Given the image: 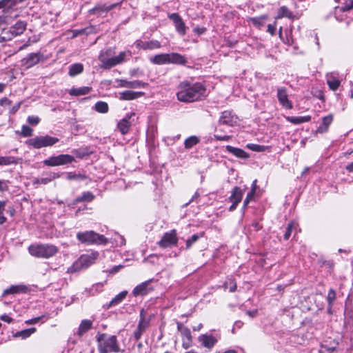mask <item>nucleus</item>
I'll use <instances>...</instances> for the list:
<instances>
[{
	"label": "nucleus",
	"mask_w": 353,
	"mask_h": 353,
	"mask_svg": "<svg viewBox=\"0 0 353 353\" xmlns=\"http://www.w3.org/2000/svg\"><path fill=\"white\" fill-rule=\"evenodd\" d=\"M199 142V139L196 136H191L185 140L184 145L186 149H190Z\"/></svg>",
	"instance_id": "obj_38"
},
{
	"label": "nucleus",
	"mask_w": 353,
	"mask_h": 353,
	"mask_svg": "<svg viewBox=\"0 0 353 353\" xmlns=\"http://www.w3.org/2000/svg\"><path fill=\"white\" fill-rule=\"evenodd\" d=\"M19 159L14 157H0V165H10L16 164Z\"/></svg>",
	"instance_id": "obj_37"
},
{
	"label": "nucleus",
	"mask_w": 353,
	"mask_h": 353,
	"mask_svg": "<svg viewBox=\"0 0 353 353\" xmlns=\"http://www.w3.org/2000/svg\"><path fill=\"white\" fill-rule=\"evenodd\" d=\"M148 326V322L144 319V318H141L137 328H139L142 332H144L146 327Z\"/></svg>",
	"instance_id": "obj_50"
},
{
	"label": "nucleus",
	"mask_w": 353,
	"mask_h": 353,
	"mask_svg": "<svg viewBox=\"0 0 353 353\" xmlns=\"http://www.w3.org/2000/svg\"><path fill=\"white\" fill-rule=\"evenodd\" d=\"M198 340L203 346L208 349H212L218 341L214 336L208 334H201Z\"/></svg>",
	"instance_id": "obj_16"
},
{
	"label": "nucleus",
	"mask_w": 353,
	"mask_h": 353,
	"mask_svg": "<svg viewBox=\"0 0 353 353\" xmlns=\"http://www.w3.org/2000/svg\"><path fill=\"white\" fill-rule=\"evenodd\" d=\"M99 256V253L92 252L91 253L82 254L73 264L68 269V272L74 273L88 268L94 263Z\"/></svg>",
	"instance_id": "obj_5"
},
{
	"label": "nucleus",
	"mask_w": 353,
	"mask_h": 353,
	"mask_svg": "<svg viewBox=\"0 0 353 353\" xmlns=\"http://www.w3.org/2000/svg\"><path fill=\"white\" fill-rule=\"evenodd\" d=\"M150 283V281H147L136 286L132 291L133 295L134 296H138L147 294L150 291L148 288Z\"/></svg>",
	"instance_id": "obj_20"
},
{
	"label": "nucleus",
	"mask_w": 353,
	"mask_h": 353,
	"mask_svg": "<svg viewBox=\"0 0 353 353\" xmlns=\"http://www.w3.org/2000/svg\"><path fill=\"white\" fill-rule=\"evenodd\" d=\"M277 98L281 105L285 109L290 110L293 105L292 102L288 99L287 89L284 87H281L277 89Z\"/></svg>",
	"instance_id": "obj_12"
},
{
	"label": "nucleus",
	"mask_w": 353,
	"mask_h": 353,
	"mask_svg": "<svg viewBox=\"0 0 353 353\" xmlns=\"http://www.w3.org/2000/svg\"><path fill=\"white\" fill-rule=\"evenodd\" d=\"M332 120L333 116L332 114L324 117L322 119V123L318 128V131L321 133L325 132L330 125L332 123Z\"/></svg>",
	"instance_id": "obj_26"
},
{
	"label": "nucleus",
	"mask_w": 353,
	"mask_h": 353,
	"mask_svg": "<svg viewBox=\"0 0 353 353\" xmlns=\"http://www.w3.org/2000/svg\"><path fill=\"white\" fill-rule=\"evenodd\" d=\"M296 228H297V224L295 223V222H290L287 228H286V231L284 234V239L285 240H288L291 234H292V232L294 230H296Z\"/></svg>",
	"instance_id": "obj_40"
},
{
	"label": "nucleus",
	"mask_w": 353,
	"mask_h": 353,
	"mask_svg": "<svg viewBox=\"0 0 353 353\" xmlns=\"http://www.w3.org/2000/svg\"><path fill=\"white\" fill-rule=\"evenodd\" d=\"M43 59L44 56L41 53H31L27 56L24 65H26L27 68H31Z\"/></svg>",
	"instance_id": "obj_17"
},
{
	"label": "nucleus",
	"mask_w": 353,
	"mask_h": 353,
	"mask_svg": "<svg viewBox=\"0 0 353 353\" xmlns=\"http://www.w3.org/2000/svg\"><path fill=\"white\" fill-rule=\"evenodd\" d=\"M33 130L26 125H23V137H30L32 134Z\"/></svg>",
	"instance_id": "obj_54"
},
{
	"label": "nucleus",
	"mask_w": 353,
	"mask_h": 353,
	"mask_svg": "<svg viewBox=\"0 0 353 353\" xmlns=\"http://www.w3.org/2000/svg\"><path fill=\"white\" fill-rule=\"evenodd\" d=\"M134 115L135 114L134 112L127 114L125 117L117 123V128L122 134H125L128 132L131 125V121L130 120Z\"/></svg>",
	"instance_id": "obj_15"
},
{
	"label": "nucleus",
	"mask_w": 353,
	"mask_h": 353,
	"mask_svg": "<svg viewBox=\"0 0 353 353\" xmlns=\"http://www.w3.org/2000/svg\"><path fill=\"white\" fill-rule=\"evenodd\" d=\"M200 194L198 192H196L194 195L192 196L191 200L190 201V202L188 203H186L185 205H188L190 202H192L195 200H196L199 197Z\"/></svg>",
	"instance_id": "obj_62"
},
{
	"label": "nucleus",
	"mask_w": 353,
	"mask_h": 353,
	"mask_svg": "<svg viewBox=\"0 0 353 353\" xmlns=\"http://www.w3.org/2000/svg\"><path fill=\"white\" fill-rule=\"evenodd\" d=\"M94 199V195L90 192H85L81 196L77 197L74 201V204L79 202H91Z\"/></svg>",
	"instance_id": "obj_32"
},
{
	"label": "nucleus",
	"mask_w": 353,
	"mask_h": 353,
	"mask_svg": "<svg viewBox=\"0 0 353 353\" xmlns=\"http://www.w3.org/2000/svg\"><path fill=\"white\" fill-rule=\"evenodd\" d=\"M92 321L88 319L83 320L79 327L77 334L79 336H83L85 332L92 328Z\"/></svg>",
	"instance_id": "obj_23"
},
{
	"label": "nucleus",
	"mask_w": 353,
	"mask_h": 353,
	"mask_svg": "<svg viewBox=\"0 0 353 353\" xmlns=\"http://www.w3.org/2000/svg\"><path fill=\"white\" fill-rule=\"evenodd\" d=\"M143 92H134L130 90H126L120 93V99L122 100H132L141 96Z\"/></svg>",
	"instance_id": "obj_30"
},
{
	"label": "nucleus",
	"mask_w": 353,
	"mask_h": 353,
	"mask_svg": "<svg viewBox=\"0 0 353 353\" xmlns=\"http://www.w3.org/2000/svg\"><path fill=\"white\" fill-rule=\"evenodd\" d=\"M74 161V157L70 154H59L57 156H52L43 161L44 165L48 167H54L64 165L71 163Z\"/></svg>",
	"instance_id": "obj_8"
},
{
	"label": "nucleus",
	"mask_w": 353,
	"mask_h": 353,
	"mask_svg": "<svg viewBox=\"0 0 353 353\" xmlns=\"http://www.w3.org/2000/svg\"><path fill=\"white\" fill-rule=\"evenodd\" d=\"M226 150L234 155L235 157L240 159H247L248 158V154L242 149L234 148L231 145L226 146Z\"/></svg>",
	"instance_id": "obj_22"
},
{
	"label": "nucleus",
	"mask_w": 353,
	"mask_h": 353,
	"mask_svg": "<svg viewBox=\"0 0 353 353\" xmlns=\"http://www.w3.org/2000/svg\"><path fill=\"white\" fill-rule=\"evenodd\" d=\"M112 54V49H108L105 52H102L99 56V60L101 62L100 67L103 69H110L117 65L121 64L126 61L127 57L131 56L130 51L121 52L119 55L110 57Z\"/></svg>",
	"instance_id": "obj_2"
},
{
	"label": "nucleus",
	"mask_w": 353,
	"mask_h": 353,
	"mask_svg": "<svg viewBox=\"0 0 353 353\" xmlns=\"http://www.w3.org/2000/svg\"><path fill=\"white\" fill-rule=\"evenodd\" d=\"M97 342L100 353L119 352L121 350L116 336L101 334L97 336Z\"/></svg>",
	"instance_id": "obj_3"
},
{
	"label": "nucleus",
	"mask_w": 353,
	"mask_h": 353,
	"mask_svg": "<svg viewBox=\"0 0 353 353\" xmlns=\"http://www.w3.org/2000/svg\"><path fill=\"white\" fill-rule=\"evenodd\" d=\"M22 0H2L0 1V8L6 7H11L14 5L17 1H21Z\"/></svg>",
	"instance_id": "obj_42"
},
{
	"label": "nucleus",
	"mask_w": 353,
	"mask_h": 353,
	"mask_svg": "<svg viewBox=\"0 0 353 353\" xmlns=\"http://www.w3.org/2000/svg\"><path fill=\"white\" fill-rule=\"evenodd\" d=\"M134 45L137 48L143 50H154L161 48V43L157 40H151L148 41L137 40Z\"/></svg>",
	"instance_id": "obj_14"
},
{
	"label": "nucleus",
	"mask_w": 353,
	"mask_h": 353,
	"mask_svg": "<svg viewBox=\"0 0 353 353\" xmlns=\"http://www.w3.org/2000/svg\"><path fill=\"white\" fill-rule=\"evenodd\" d=\"M6 202L0 201V224L3 223L6 221V218L3 216V211L5 210Z\"/></svg>",
	"instance_id": "obj_48"
},
{
	"label": "nucleus",
	"mask_w": 353,
	"mask_h": 353,
	"mask_svg": "<svg viewBox=\"0 0 353 353\" xmlns=\"http://www.w3.org/2000/svg\"><path fill=\"white\" fill-rule=\"evenodd\" d=\"M224 286L225 288H229V290L231 292H234L236 289V284L232 279L225 281Z\"/></svg>",
	"instance_id": "obj_43"
},
{
	"label": "nucleus",
	"mask_w": 353,
	"mask_h": 353,
	"mask_svg": "<svg viewBox=\"0 0 353 353\" xmlns=\"http://www.w3.org/2000/svg\"><path fill=\"white\" fill-rule=\"evenodd\" d=\"M41 317H36L29 320L26 321V323L28 325L34 324L39 322Z\"/></svg>",
	"instance_id": "obj_59"
},
{
	"label": "nucleus",
	"mask_w": 353,
	"mask_h": 353,
	"mask_svg": "<svg viewBox=\"0 0 353 353\" xmlns=\"http://www.w3.org/2000/svg\"><path fill=\"white\" fill-rule=\"evenodd\" d=\"M96 111L99 113H107L108 112V105L104 101H98L94 105Z\"/></svg>",
	"instance_id": "obj_39"
},
{
	"label": "nucleus",
	"mask_w": 353,
	"mask_h": 353,
	"mask_svg": "<svg viewBox=\"0 0 353 353\" xmlns=\"http://www.w3.org/2000/svg\"><path fill=\"white\" fill-rule=\"evenodd\" d=\"M247 148L254 152H263L265 149V146L258 144L249 143L247 145Z\"/></svg>",
	"instance_id": "obj_41"
},
{
	"label": "nucleus",
	"mask_w": 353,
	"mask_h": 353,
	"mask_svg": "<svg viewBox=\"0 0 353 353\" xmlns=\"http://www.w3.org/2000/svg\"><path fill=\"white\" fill-rule=\"evenodd\" d=\"M77 239L85 244H106V238L94 231L80 232L77 234Z\"/></svg>",
	"instance_id": "obj_6"
},
{
	"label": "nucleus",
	"mask_w": 353,
	"mask_h": 353,
	"mask_svg": "<svg viewBox=\"0 0 353 353\" xmlns=\"http://www.w3.org/2000/svg\"><path fill=\"white\" fill-rule=\"evenodd\" d=\"M353 8V0H345L344 6L342 7L343 11H347Z\"/></svg>",
	"instance_id": "obj_51"
},
{
	"label": "nucleus",
	"mask_w": 353,
	"mask_h": 353,
	"mask_svg": "<svg viewBox=\"0 0 353 353\" xmlns=\"http://www.w3.org/2000/svg\"><path fill=\"white\" fill-rule=\"evenodd\" d=\"M36 332L35 327H31L29 329H23V339L29 337L31 334Z\"/></svg>",
	"instance_id": "obj_53"
},
{
	"label": "nucleus",
	"mask_w": 353,
	"mask_h": 353,
	"mask_svg": "<svg viewBox=\"0 0 353 353\" xmlns=\"http://www.w3.org/2000/svg\"><path fill=\"white\" fill-rule=\"evenodd\" d=\"M177 242L176 232L175 230H172L169 232L165 233L158 244L161 248H165L176 245Z\"/></svg>",
	"instance_id": "obj_10"
},
{
	"label": "nucleus",
	"mask_w": 353,
	"mask_h": 353,
	"mask_svg": "<svg viewBox=\"0 0 353 353\" xmlns=\"http://www.w3.org/2000/svg\"><path fill=\"white\" fill-rule=\"evenodd\" d=\"M336 299V292L333 289H330L328 292L327 300L330 305L332 304Z\"/></svg>",
	"instance_id": "obj_44"
},
{
	"label": "nucleus",
	"mask_w": 353,
	"mask_h": 353,
	"mask_svg": "<svg viewBox=\"0 0 353 353\" xmlns=\"http://www.w3.org/2000/svg\"><path fill=\"white\" fill-rule=\"evenodd\" d=\"M128 294L127 291H123L118 294L110 302L108 307L117 305L120 303L126 296Z\"/></svg>",
	"instance_id": "obj_35"
},
{
	"label": "nucleus",
	"mask_w": 353,
	"mask_h": 353,
	"mask_svg": "<svg viewBox=\"0 0 353 353\" xmlns=\"http://www.w3.org/2000/svg\"><path fill=\"white\" fill-rule=\"evenodd\" d=\"M59 141V139L49 135L39 136L30 139L26 141V143L34 148H41L43 147L52 146Z\"/></svg>",
	"instance_id": "obj_7"
},
{
	"label": "nucleus",
	"mask_w": 353,
	"mask_h": 353,
	"mask_svg": "<svg viewBox=\"0 0 353 353\" xmlns=\"http://www.w3.org/2000/svg\"><path fill=\"white\" fill-rule=\"evenodd\" d=\"M243 193L244 191L241 190L240 188L234 187L232 189L231 196L229 198L230 201L239 203L242 199Z\"/></svg>",
	"instance_id": "obj_24"
},
{
	"label": "nucleus",
	"mask_w": 353,
	"mask_h": 353,
	"mask_svg": "<svg viewBox=\"0 0 353 353\" xmlns=\"http://www.w3.org/2000/svg\"><path fill=\"white\" fill-rule=\"evenodd\" d=\"M254 194H255L254 192H251V191L248 193L247 196H246L245 199L244 200V203H243L244 208H245L247 207V205L250 203V201L254 198Z\"/></svg>",
	"instance_id": "obj_52"
},
{
	"label": "nucleus",
	"mask_w": 353,
	"mask_h": 353,
	"mask_svg": "<svg viewBox=\"0 0 353 353\" xmlns=\"http://www.w3.org/2000/svg\"><path fill=\"white\" fill-rule=\"evenodd\" d=\"M40 121V119L37 116H29L27 122L31 125H37Z\"/></svg>",
	"instance_id": "obj_45"
},
{
	"label": "nucleus",
	"mask_w": 353,
	"mask_h": 353,
	"mask_svg": "<svg viewBox=\"0 0 353 353\" xmlns=\"http://www.w3.org/2000/svg\"><path fill=\"white\" fill-rule=\"evenodd\" d=\"M22 291V287L21 285H12L9 288L6 289L3 294V296H6L9 294H19Z\"/></svg>",
	"instance_id": "obj_36"
},
{
	"label": "nucleus",
	"mask_w": 353,
	"mask_h": 353,
	"mask_svg": "<svg viewBox=\"0 0 353 353\" xmlns=\"http://www.w3.org/2000/svg\"><path fill=\"white\" fill-rule=\"evenodd\" d=\"M238 123L237 117L230 111H224L221 113L219 120V125H226L234 126Z\"/></svg>",
	"instance_id": "obj_11"
},
{
	"label": "nucleus",
	"mask_w": 353,
	"mask_h": 353,
	"mask_svg": "<svg viewBox=\"0 0 353 353\" xmlns=\"http://www.w3.org/2000/svg\"><path fill=\"white\" fill-rule=\"evenodd\" d=\"M287 17L291 19L293 17V14L289 10L286 6H281L279 10L276 19Z\"/></svg>",
	"instance_id": "obj_34"
},
{
	"label": "nucleus",
	"mask_w": 353,
	"mask_h": 353,
	"mask_svg": "<svg viewBox=\"0 0 353 353\" xmlns=\"http://www.w3.org/2000/svg\"><path fill=\"white\" fill-rule=\"evenodd\" d=\"M178 89L177 99L185 103L201 101L208 96L206 87L200 82L190 83L184 81L180 83Z\"/></svg>",
	"instance_id": "obj_1"
},
{
	"label": "nucleus",
	"mask_w": 353,
	"mask_h": 353,
	"mask_svg": "<svg viewBox=\"0 0 353 353\" xmlns=\"http://www.w3.org/2000/svg\"><path fill=\"white\" fill-rule=\"evenodd\" d=\"M214 137L216 140H219V141H228L230 139V136H228V135L221 136L217 134H215L214 135Z\"/></svg>",
	"instance_id": "obj_55"
},
{
	"label": "nucleus",
	"mask_w": 353,
	"mask_h": 353,
	"mask_svg": "<svg viewBox=\"0 0 353 353\" xmlns=\"http://www.w3.org/2000/svg\"><path fill=\"white\" fill-rule=\"evenodd\" d=\"M8 189V185L4 181L0 180V191H5Z\"/></svg>",
	"instance_id": "obj_61"
},
{
	"label": "nucleus",
	"mask_w": 353,
	"mask_h": 353,
	"mask_svg": "<svg viewBox=\"0 0 353 353\" xmlns=\"http://www.w3.org/2000/svg\"><path fill=\"white\" fill-rule=\"evenodd\" d=\"M150 61L154 64H168V54H159L150 58Z\"/></svg>",
	"instance_id": "obj_25"
},
{
	"label": "nucleus",
	"mask_w": 353,
	"mask_h": 353,
	"mask_svg": "<svg viewBox=\"0 0 353 353\" xmlns=\"http://www.w3.org/2000/svg\"><path fill=\"white\" fill-rule=\"evenodd\" d=\"M123 268V265H115L111 270H110L109 272L110 274H114V273L119 272Z\"/></svg>",
	"instance_id": "obj_58"
},
{
	"label": "nucleus",
	"mask_w": 353,
	"mask_h": 353,
	"mask_svg": "<svg viewBox=\"0 0 353 353\" xmlns=\"http://www.w3.org/2000/svg\"><path fill=\"white\" fill-rule=\"evenodd\" d=\"M10 104V101L7 98H3L0 100V105L1 106H6Z\"/></svg>",
	"instance_id": "obj_60"
},
{
	"label": "nucleus",
	"mask_w": 353,
	"mask_h": 353,
	"mask_svg": "<svg viewBox=\"0 0 353 353\" xmlns=\"http://www.w3.org/2000/svg\"><path fill=\"white\" fill-rule=\"evenodd\" d=\"M60 176L59 174L52 172L47 177H42L41 179H35L33 181L34 184H48L51 182L53 179H57Z\"/></svg>",
	"instance_id": "obj_27"
},
{
	"label": "nucleus",
	"mask_w": 353,
	"mask_h": 353,
	"mask_svg": "<svg viewBox=\"0 0 353 353\" xmlns=\"http://www.w3.org/2000/svg\"><path fill=\"white\" fill-rule=\"evenodd\" d=\"M118 82L119 86L128 88H144L148 85V83H143L140 81H128L126 80L121 79L119 80Z\"/></svg>",
	"instance_id": "obj_19"
},
{
	"label": "nucleus",
	"mask_w": 353,
	"mask_h": 353,
	"mask_svg": "<svg viewBox=\"0 0 353 353\" xmlns=\"http://www.w3.org/2000/svg\"><path fill=\"white\" fill-rule=\"evenodd\" d=\"M83 70V65L81 63H74L70 66L68 74L71 77H74L81 74Z\"/></svg>",
	"instance_id": "obj_33"
},
{
	"label": "nucleus",
	"mask_w": 353,
	"mask_h": 353,
	"mask_svg": "<svg viewBox=\"0 0 353 353\" xmlns=\"http://www.w3.org/2000/svg\"><path fill=\"white\" fill-rule=\"evenodd\" d=\"M143 332L140 330L139 328L137 327L136 330L134 332V336L137 341L141 339Z\"/></svg>",
	"instance_id": "obj_57"
},
{
	"label": "nucleus",
	"mask_w": 353,
	"mask_h": 353,
	"mask_svg": "<svg viewBox=\"0 0 353 353\" xmlns=\"http://www.w3.org/2000/svg\"><path fill=\"white\" fill-rule=\"evenodd\" d=\"M91 90V88L90 87H88V86H84V87H81V88H72L70 89L68 92L70 95H74V96H81V95H85V94H88Z\"/></svg>",
	"instance_id": "obj_31"
},
{
	"label": "nucleus",
	"mask_w": 353,
	"mask_h": 353,
	"mask_svg": "<svg viewBox=\"0 0 353 353\" xmlns=\"http://www.w3.org/2000/svg\"><path fill=\"white\" fill-rule=\"evenodd\" d=\"M67 179L69 180H77V179H85V176L82 174H77L74 173H68L67 175Z\"/></svg>",
	"instance_id": "obj_49"
},
{
	"label": "nucleus",
	"mask_w": 353,
	"mask_h": 353,
	"mask_svg": "<svg viewBox=\"0 0 353 353\" xmlns=\"http://www.w3.org/2000/svg\"><path fill=\"white\" fill-rule=\"evenodd\" d=\"M346 170H347L350 172H353V161L348 164L346 168Z\"/></svg>",
	"instance_id": "obj_64"
},
{
	"label": "nucleus",
	"mask_w": 353,
	"mask_h": 353,
	"mask_svg": "<svg viewBox=\"0 0 353 353\" xmlns=\"http://www.w3.org/2000/svg\"><path fill=\"white\" fill-rule=\"evenodd\" d=\"M326 81L329 88L332 91H336L341 85V81L334 73H328L326 74Z\"/></svg>",
	"instance_id": "obj_18"
},
{
	"label": "nucleus",
	"mask_w": 353,
	"mask_h": 353,
	"mask_svg": "<svg viewBox=\"0 0 353 353\" xmlns=\"http://www.w3.org/2000/svg\"><path fill=\"white\" fill-rule=\"evenodd\" d=\"M58 248L52 244L34 243L28 248L29 253L35 257L48 259L58 252Z\"/></svg>",
	"instance_id": "obj_4"
},
{
	"label": "nucleus",
	"mask_w": 353,
	"mask_h": 353,
	"mask_svg": "<svg viewBox=\"0 0 353 353\" xmlns=\"http://www.w3.org/2000/svg\"><path fill=\"white\" fill-rule=\"evenodd\" d=\"M268 32L271 34V35H274L276 32V22L274 25L269 24L268 26Z\"/></svg>",
	"instance_id": "obj_56"
},
{
	"label": "nucleus",
	"mask_w": 353,
	"mask_h": 353,
	"mask_svg": "<svg viewBox=\"0 0 353 353\" xmlns=\"http://www.w3.org/2000/svg\"><path fill=\"white\" fill-rule=\"evenodd\" d=\"M187 63V60L183 55L179 53H169L168 54V64H179L185 65Z\"/></svg>",
	"instance_id": "obj_21"
},
{
	"label": "nucleus",
	"mask_w": 353,
	"mask_h": 353,
	"mask_svg": "<svg viewBox=\"0 0 353 353\" xmlns=\"http://www.w3.org/2000/svg\"><path fill=\"white\" fill-rule=\"evenodd\" d=\"M268 19V14H263L260 17H252L249 19V21L250 22H252V24L254 26H256V28H261L264 26V24Z\"/></svg>",
	"instance_id": "obj_28"
},
{
	"label": "nucleus",
	"mask_w": 353,
	"mask_h": 353,
	"mask_svg": "<svg viewBox=\"0 0 353 353\" xmlns=\"http://www.w3.org/2000/svg\"><path fill=\"white\" fill-rule=\"evenodd\" d=\"M199 238L198 234H193L190 239L186 241V248L189 249L192 245L195 243Z\"/></svg>",
	"instance_id": "obj_47"
},
{
	"label": "nucleus",
	"mask_w": 353,
	"mask_h": 353,
	"mask_svg": "<svg viewBox=\"0 0 353 353\" xmlns=\"http://www.w3.org/2000/svg\"><path fill=\"white\" fill-rule=\"evenodd\" d=\"M177 330L182 336V347L187 350L192 345V337L190 330L181 323H177Z\"/></svg>",
	"instance_id": "obj_9"
},
{
	"label": "nucleus",
	"mask_w": 353,
	"mask_h": 353,
	"mask_svg": "<svg viewBox=\"0 0 353 353\" xmlns=\"http://www.w3.org/2000/svg\"><path fill=\"white\" fill-rule=\"evenodd\" d=\"M285 119L291 123L297 125L310 121L311 120V117L309 115L303 117H286Z\"/></svg>",
	"instance_id": "obj_29"
},
{
	"label": "nucleus",
	"mask_w": 353,
	"mask_h": 353,
	"mask_svg": "<svg viewBox=\"0 0 353 353\" xmlns=\"http://www.w3.org/2000/svg\"><path fill=\"white\" fill-rule=\"evenodd\" d=\"M117 6H118V4L117 3L110 5L105 4L101 7H97L95 9L99 10L100 11L108 12L115 8Z\"/></svg>",
	"instance_id": "obj_46"
},
{
	"label": "nucleus",
	"mask_w": 353,
	"mask_h": 353,
	"mask_svg": "<svg viewBox=\"0 0 353 353\" xmlns=\"http://www.w3.org/2000/svg\"><path fill=\"white\" fill-rule=\"evenodd\" d=\"M168 17L173 21L176 30L181 34L185 35L187 27L182 18L177 13L169 14Z\"/></svg>",
	"instance_id": "obj_13"
},
{
	"label": "nucleus",
	"mask_w": 353,
	"mask_h": 353,
	"mask_svg": "<svg viewBox=\"0 0 353 353\" xmlns=\"http://www.w3.org/2000/svg\"><path fill=\"white\" fill-rule=\"evenodd\" d=\"M256 182H257V180L255 179L254 180V181L252 182V190H251V192H253L255 193L256 192V190L257 188V185H256Z\"/></svg>",
	"instance_id": "obj_63"
}]
</instances>
